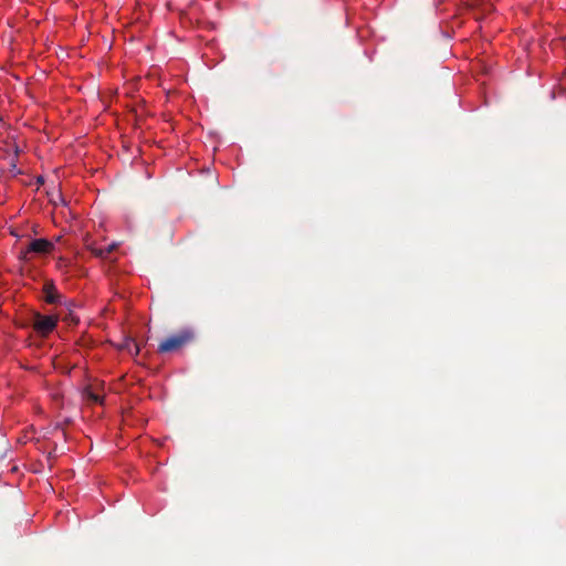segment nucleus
Masks as SVG:
<instances>
[{
    "instance_id": "obj_1",
    "label": "nucleus",
    "mask_w": 566,
    "mask_h": 566,
    "mask_svg": "<svg viewBox=\"0 0 566 566\" xmlns=\"http://www.w3.org/2000/svg\"><path fill=\"white\" fill-rule=\"evenodd\" d=\"M193 331L185 328L160 342L158 345V353L165 354L176 352L193 342Z\"/></svg>"
},
{
    "instance_id": "obj_2",
    "label": "nucleus",
    "mask_w": 566,
    "mask_h": 566,
    "mask_svg": "<svg viewBox=\"0 0 566 566\" xmlns=\"http://www.w3.org/2000/svg\"><path fill=\"white\" fill-rule=\"evenodd\" d=\"M57 323V317L52 315L35 314L33 319V328L38 334L46 336L51 333Z\"/></svg>"
},
{
    "instance_id": "obj_3",
    "label": "nucleus",
    "mask_w": 566,
    "mask_h": 566,
    "mask_svg": "<svg viewBox=\"0 0 566 566\" xmlns=\"http://www.w3.org/2000/svg\"><path fill=\"white\" fill-rule=\"evenodd\" d=\"M54 249V244L46 239H35L32 240L25 251H22L21 254L23 259H28L29 253L36 254H46L50 253Z\"/></svg>"
},
{
    "instance_id": "obj_4",
    "label": "nucleus",
    "mask_w": 566,
    "mask_h": 566,
    "mask_svg": "<svg viewBox=\"0 0 566 566\" xmlns=\"http://www.w3.org/2000/svg\"><path fill=\"white\" fill-rule=\"evenodd\" d=\"M44 300L49 304L62 303V295L57 292L52 281H46L43 285Z\"/></svg>"
},
{
    "instance_id": "obj_5",
    "label": "nucleus",
    "mask_w": 566,
    "mask_h": 566,
    "mask_svg": "<svg viewBox=\"0 0 566 566\" xmlns=\"http://www.w3.org/2000/svg\"><path fill=\"white\" fill-rule=\"evenodd\" d=\"M120 348L134 356H137L140 350L138 343L133 338H126L122 344Z\"/></svg>"
},
{
    "instance_id": "obj_6",
    "label": "nucleus",
    "mask_w": 566,
    "mask_h": 566,
    "mask_svg": "<svg viewBox=\"0 0 566 566\" xmlns=\"http://www.w3.org/2000/svg\"><path fill=\"white\" fill-rule=\"evenodd\" d=\"M117 243H111L107 247L103 248L105 259H108L109 254L114 252L117 249Z\"/></svg>"
},
{
    "instance_id": "obj_7",
    "label": "nucleus",
    "mask_w": 566,
    "mask_h": 566,
    "mask_svg": "<svg viewBox=\"0 0 566 566\" xmlns=\"http://www.w3.org/2000/svg\"><path fill=\"white\" fill-rule=\"evenodd\" d=\"M86 398H87V400L95 402V403L102 402L101 397L91 390L86 391Z\"/></svg>"
},
{
    "instance_id": "obj_8",
    "label": "nucleus",
    "mask_w": 566,
    "mask_h": 566,
    "mask_svg": "<svg viewBox=\"0 0 566 566\" xmlns=\"http://www.w3.org/2000/svg\"><path fill=\"white\" fill-rule=\"evenodd\" d=\"M92 253L99 259H105L103 248H90Z\"/></svg>"
},
{
    "instance_id": "obj_9",
    "label": "nucleus",
    "mask_w": 566,
    "mask_h": 566,
    "mask_svg": "<svg viewBox=\"0 0 566 566\" xmlns=\"http://www.w3.org/2000/svg\"><path fill=\"white\" fill-rule=\"evenodd\" d=\"M6 129V123L3 122L2 117L0 118V134L2 130Z\"/></svg>"
}]
</instances>
